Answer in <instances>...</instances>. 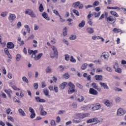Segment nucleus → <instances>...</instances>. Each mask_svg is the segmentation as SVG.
<instances>
[{"instance_id": "obj_51", "label": "nucleus", "mask_w": 126, "mask_h": 126, "mask_svg": "<svg viewBox=\"0 0 126 126\" xmlns=\"http://www.w3.org/2000/svg\"><path fill=\"white\" fill-rule=\"evenodd\" d=\"M119 63H115V64L113 65V68H114V69H116L117 68H119Z\"/></svg>"}, {"instance_id": "obj_49", "label": "nucleus", "mask_w": 126, "mask_h": 126, "mask_svg": "<svg viewBox=\"0 0 126 126\" xmlns=\"http://www.w3.org/2000/svg\"><path fill=\"white\" fill-rule=\"evenodd\" d=\"M87 67V63H84L81 66V68L83 70H84V69H86Z\"/></svg>"}, {"instance_id": "obj_48", "label": "nucleus", "mask_w": 126, "mask_h": 126, "mask_svg": "<svg viewBox=\"0 0 126 126\" xmlns=\"http://www.w3.org/2000/svg\"><path fill=\"white\" fill-rule=\"evenodd\" d=\"M7 120L8 121H10L11 122H12L13 123V122H14V119H13V117H12L11 116H8Z\"/></svg>"}, {"instance_id": "obj_9", "label": "nucleus", "mask_w": 126, "mask_h": 126, "mask_svg": "<svg viewBox=\"0 0 126 126\" xmlns=\"http://www.w3.org/2000/svg\"><path fill=\"white\" fill-rule=\"evenodd\" d=\"M126 114V111L124 110L123 108H120L117 110V115L118 116H124V115Z\"/></svg>"}, {"instance_id": "obj_26", "label": "nucleus", "mask_w": 126, "mask_h": 126, "mask_svg": "<svg viewBox=\"0 0 126 126\" xmlns=\"http://www.w3.org/2000/svg\"><path fill=\"white\" fill-rule=\"evenodd\" d=\"M4 92H5V93H6V94H7V95H8L9 97H11V95L10 94H12V91H11V90H4Z\"/></svg>"}, {"instance_id": "obj_45", "label": "nucleus", "mask_w": 126, "mask_h": 126, "mask_svg": "<svg viewBox=\"0 0 126 126\" xmlns=\"http://www.w3.org/2000/svg\"><path fill=\"white\" fill-rule=\"evenodd\" d=\"M92 86L94 88V89H97L98 87V85L96 83H93L92 84Z\"/></svg>"}, {"instance_id": "obj_63", "label": "nucleus", "mask_w": 126, "mask_h": 126, "mask_svg": "<svg viewBox=\"0 0 126 126\" xmlns=\"http://www.w3.org/2000/svg\"><path fill=\"white\" fill-rule=\"evenodd\" d=\"M76 86L78 87V88H80L81 89H82V88L83 87L82 85H81L80 84L78 83L76 84Z\"/></svg>"}, {"instance_id": "obj_53", "label": "nucleus", "mask_w": 126, "mask_h": 126, "mask_svg": "<svg viewBox=\"0 0 126 126\" xmlns=\"http://www.w3.org/2000/svg\"><path fill=\"white\" fill-rule=\"evenodd\" d=\"M20 59H21V55H20V54H17L16 55V61L18 62L20 61Z\"/></svg>"}, {"instance_id": "obj_52", "label": "nucleus", "mask_w": 126, "mask_h": 126, "mask_svg": "<svg viewBox=\"0 0 126 126\" xmlns=\"http://www.w3.org/2000/svg\"><path fill=\"white\" fill-rule=\"evenodd\" d=\"M60 69V71H63L64 70V68L63 66V65H61L58 67Z\"/></svg>"}, {"instance_id": "obj_16", "label": "nucleus", "mask_w": 126, "mask_h": 126, "mask_svg": "<svg viewBox=\"0 0 126 126\" xmlns=\"http://www.w3.org/2000/svg\"><path fill=\"white\" fill-rule=\"evenodd\" d=\"M113 32L114 33H121V34H123V33H125L124 31H122L120 29L118 28H114L113 30Z\"/></svg>"}, {"instance_id": "obj_50", "label": "nucleus", "mask_w": 126, "mask_h": 126, "mask_svg": "<svg viewBox=\"0 0 126 126\" xmlns=\"http://www.w3.org/2000/svg\"><path fill=\"white\" fill-rule=\"evenodd\" d=\"M73 13L76 14V15H77V16H79V12H78V11H77V10L73 9Z\"/></svg>"}, {"instance_id": "obj_59", "label": "nucleus", "mask_w": 126, "mask_h": 126, "mask_svg": "<svg viewBox=\"0 0 126 126\" xmlns=\"http://www.w3.org/2000/svg\"><path fill=\"white\" fill-rule=\"evenodd\" d=\"M88 24L90 25V26H92L93 25V22L92 21V19H89L88 22Z\"/></svg>"}, {"instance_id": "obj_56", "label": "nucleus", "mask_w": 126, "mask_h": 126, "mask_svg": "<svg viewBox=\"0 0 126 126\" xmlns=\"http://www.w3.org/2000/svg\"><path fill=\"white\" fill-rule=\"evenodd\" d=\"M99 1H95L93 3L94 6H97L99 5Z\"/></svg>"}, {"instance_id": "obj_42", "label": "nucleus", "mask_w": 126, "mask_h": 126, "mask_svg": "<svg viewBox=\"0 0 126 126\" xmlns=\"http://www.w3.org/2000/svg\"><path fill=\"white\" fill-rule=\"evenodd\" d=\"M84 25H85V21H82L81 23L79 24V27H84Z\"/></svg>"}, {"instance_id": "obj_40", "label": "nucleus", "mask_w": 126, "mask_h": 126, "mask_svg": "<svg viewBox=\"0 0 126 126\" xmlns=\"http://www.w3.org/2000/svg\"><path fill=\"white\" fill-rule=\"evenodd\" d=\"M6 113L7 115H9V114H12V112H11V109L10 108H7L6 110Z\"/></svg>"}, {"instance_id": "obj_61", "label": "nucleus", "mask_w": 126, "mask_h": 126, "mask_svg": "<svg viewBox=\"0 0 126 126\" xmlns=\"http://www.w3.org/2000/svg\"><path fill=\"white\" fill-rule=\"evenodd\" d=\"M51 126H56V121L55 120H52L51 123Z\"/></svg>"}, {"instance_id": "obj_46", "label": "nucleus", "mask_w": 126, "mask_h": 126, "mask_svg": "<svg viewBox=\"0 0 126 126\" xmlns=\"http://www.w3.org/2000/svg\"><path fill=\"white\" fill-rule=\"evenodd\" d=\"M115 71L118 73H122V69H121L120 67H118L115 69Z\"/></svg>"}, {"instance_id": "obj_43", "label": "nucleus", "mask_w": 126, "mask_h": 126, "mask_svg": "<svg viewBox=\"0 0 126 126\" xmlns=\"http://www.w3.org/2000/svg\"><path fill=\"white\" fill-rule=\"evenodd\" d=\"M94 17H99L100 15H101V12H99L98 13H96V12H94Z\"/></svg>"}, {"instance_id": "obj_17", "label": "nucleus", "mask_w": 126, "mask_h": 126, "mask_svg": "<svg viewBox=\"0 0 126 126\" xmlns=\"http://www.w3.org/2000/svg\"><path fill=\"white\" fill-rule=\"evenodd\" d=\"M8 18L9 21H11V22H12V21H13V20L16 18V16L15 14H9V16Z\"/></svg>"}, {"instance_id": "obj_47", "label": "nucleus", "mask_w": 126, "mask_h": 126, "mask_svg": "<svg viewBox=\"0 0 126 126\" xmlns=\"http://www.w3.org/2000/svg\"><path fill=\"white\" fill-rule=\"evenodd\" d=\"M24 27L25 28L27 29L28 32L30 33V31H31V30H30V28L29 27V26H28V25H25L24 26Z\"/></svg>"}, {"instance_id": "obj_24", "label": "nucleus", "mask_w": 126, "mask_h": 126, "mask_svg": "<svg viewBox=\"0 0 126 126\" xmlns=\"http://www.w3.org/2000/svg\"><path fill=\"white\" fill-rule=\"evenodd\" d=\"M42 17L46 20H50V17L48 16V14H47V13H46V12H44L42 13Z\"/></svg>"}, {"instance_id": "obj_13", "label": "nucleus", "mask_w": 126, "mask_h": 126, "mask_svg": "<svg viewBox=\"0 0 126 126\" xmlns=\"http://www.w3.org/2000/svg\"><path fill=\"white\" fill-rule=\"evenodd\" d=\"M35 99L37 103H45L46 100L40 98V96H35Z\"/></svg>"}, {"instance_id": "obj_1", "label": "nucleus", "mask_w": 126, "mask_h": 126, "mask_svg": "<svg viewBox=\"0 0 126 126\" xmlns=\"http://www.w3.org/2000/svg\"><path fill=\"white\" fill-rule=\"evenodd\" d=\"M68 85L70 87L68 91V94H70V93H73L74 92H77V91L75 90V86L74 84H73V83L69 82Z\"/></svg>"}, {"instance_id": "obj_22", "label": "nucleus", "mask_w": 126, "mask_h": 126, "mask_svg": "<svg viewBox=\"0 0 126 126\" xmlns=\"http://www.w3.org/2000/svg\"><path fill=\"white\" fill-rule=\"evenodd\" d=\"M66 85H67V83L63 82L60 85L59 88H60V89H64V88H65V86H66Z\"/></svg>"}, {"instance_id": "obj_4", "label": "nucleus", "mask_w": 126, "mask_h": 126, "mask_svg": "<svg viewBox=\"0 0 126 126\" xmlns=\"http://www.w3.org/2000/svg\"><path fill=\"white\" fill-rule=\"evenodd\" d=\"M51 48L53 51L54 56L51 55V58L52 59H54V57H57V56H59V53L58 52V49H57V48H56L55 46H51Z\"/></svg>"}, {"instance_id": "obj_21", "label": "nucleus", "mask_w": 126, "mask_h": 126, "mask_svg": "<svg viewBox=\"0 0 126 126\" xmlns=\"http://www.w3.org/2000/svg\"><path fill=\"white\" fill-rule=\"evenodd\" d=\"M78 102H83L84 101V97L82 96L80 94H79L77 97Z\"/></svg>"}, {"instance_id": "obj_34", "label": "nucleus", "mask_w": 126, "mask_h": 126, "mask_svg": "<svg viewBox=\"0 0 126 126\" xmlns=\"http://www.w3.org/2000/svg\"><path fill=\"white\" fill-rule=\"evenodd\" d=\"M39 10L40 12H43V11H44V7L43 6V4H40Z\"/></svg>"}, {"instance_id": "obj_29", "label": "nucleus", "mask_w": 126, "mask_h": 126, "mask_svg": "<svg viewBox=\"0 0 126 126\" xmlns=\"http://www.w3.org/2000/svg\"><path fill=\"white\" fill-rule=\"evenodd\" d=\"M110 14L113 16H115V17H119V14L115 11H111Z\"/></svg>"}, {"instance_id": "obj_36", "label": "nucleus", "mask_w": 126, "mask_h": 126, "mask_svg": "<svg viewBox=\"0 0 126 126\" xmlns=\"http://www.w3.org/2000/svg\"><path fill=\"white\" fill-rule=\"evenodd\" d=\"M64 60L65 61H66V62H68V61H70V57L69 55L68 54H65L64 55Z\"/></svg>"}, {"instance_id": "obj_23", "label": "nucleus", "mask_w": 126, "mask_h": 126, "mask_svg": "<svg viewBox=\"0 0 126 126\" xmlns=\"http://www.w3.org/2000/svg\"><path fill=\"white\" fill-rule=\"evenodd\" d=\"M18 112L21 116H22L23 117H25V116H26L25 112H24V111H23L22 109L21 108L19 109Z\"/></svg>"}, {"instance_id": "obj_33", "label": "nucleus", "mask_w": 126, "mask_h": 126, "mask_svg": "<svg viewBox=\"0 0 126 126\" xmlns=\"http://www.w3.org/2000/svg\"><path fill=\"white\" fill-rule=\"evenodd\" d=\"M43 93L45 96H49V97H50V95L49 94V91H48V90L44 89L43 90Z\"/></svg>"}, {"instance_id": "obj_41", "label": "nucleus", "mask_w": 126, "mask_h": 126, "mask_svg": "<svg viewBox=\"0 0 126 126\" xmlns=\"http://www.w3.org/2000/svg\"><path fill=\"white\" fill-rule=\"evenodd\" d=\"M63 78H65V79H68L69 78V75L68 73H66L63 75Z\"/></svg>"}, {"instance_id": "obj_5", "label": "nucleus", "mask_w": 126, "mask_h": 126, "mask_svg": "<svg viewBox=\"0 0 126 126\" xmlns=\"http://www.w3.org/2000/svg\"><path fill=\"white\" fill-rule=\"evenodd\" d=\"M90 116V114L88 113H79L77 114V117L80 119H84V118H87Z\"/></svg>"}, {"instance_id": "obj_3", "label": "nucleus", "mask_w": 126, "mask_h": 126, "mask_svg": "<svg viewBox=\"0 0 126 126\" xmlns=\"http://www.w3.org/2000/svg\"><path fill=\"white\" fill-rule=\"evenodd\" d=\"M25 14H29V15H30L33 18H35V17H36V15L34 13V12L30 9H26L25 11Z\"/></svg>"}, {"instance_id": "obj_57", "label": "nucleus", "mask_w": 126, "mask_h": 126, "mask_svg": "<svg viewBox=\"0 0 126 126\" xmlns=\"http://www.w3.org/2000/svg\"><path fill=\"white\" fill-rule=\"evenodd\" d=\"M45 71L47 73L51 72V71H52V69H51V68L49 66H48L46 69Z\"/></svg>"}, {"instance_id": "obj_10", "label": "nucleus", "mask_w": 126, "mask_h": 126, "mask_svg": "<svg viewBox=\"0 0 126 126\" xmlns=\"http://www.w3.org/2000/svg\"><path fill=\"white\" fill-rule=\"evenodd\" d=\"M43 56V53H40L38 55L36 56V54L34 55H32V58H33L35 61H38V60H40L41 58Z\"/></svg>"}, {"instance_id": "obj_55", "label": "nucleus", "mask_w": 126, "mask_h": 126, "mask_svg": "<svg viewBox=\"0 0 126 126\" xmlns=\"http://www.w3.org/2000/svg\"><path fill=\"white\" fill-rule=\"evenodd\" d=\"M7 15V12H3L1 14V16L2 17H5Z\"/></svg>"}, {"instance_id": "obj_58", "label": "nucleus", "mask_w": 126, "mask_h": 126, "mask_svg": "<svg viewBox=\"0 0 126 126\" xmlns=\"http://www.w3.org/2000/svg\"><path fill=\"white\" fill-rule=\"evenodd\" d=\"M33 87L35 88V89H38V88L39 87V85H38V83H35L33 84Z\"/></svg>"}, {"instance_id": "obj_11", "label": "nucleus", "mask_w": 126, "mask_h": 126, "mask_svg": "<svg viewBox=\"0 0 126 126\" xmlns=\"http://www.w3.org/2000/svg\"><path fill=\"white\" fill-rule=\"evenodd\" d=\"M89 93L92 95H98V92L94 88H91L89 89Z\"/></svg>"}, {"instance_id": "obj_31", "label": "nucleus", "mask_w": 126, "mask_h": 126, "mask_svg": "<svg viewBox=\"0 0 126 126\" xmlns=\"http://www.w3.org/2000/svg\"><path fill=\"white\" fill-rule=\"evenodd\" d=\"M13 101L18 103V104H20V100H19V98L17 97V96H15L13 97Z\"/></svg>"}, {"instance_id": "obj_60", "label": "nucleus", "mask_w": 126, "mask_h": 126, "mask_svg": "<svg viewBox=\"0 0 126 126\" xmlns=\"http://www.w3.org/2000/svg\"><path fill=\"white\" fill-rule=\"evenodd\" d=\"M120 10H121V9H122V10H123V12L125 14H126V8H124V7H122L121 8H120Z\"/></svg>"}, {"instance_id": "obj_18", "label": "nucleus", "mask_w": 126, "mask_h": 126, "mask_svg": "<svg viewBox=\"0 0 126 126\" xmlns=\"http://www.w3.org/2000/svg\"><path fill=\"white\" fill-rule=\"evenodd\" d=\"M28 54L30 55H32V56H34V55H36L37 53H38V50H34L33 51L32 50H31L30 49H29L28 50Z\"/></svg>"}, {"instance_id": "obj_64", "label": "nucleus", "mask_w": 126, "mask_h": 126, "mask_svg": "<svg viewBox=\"0 0 126 126\" xmlns=\"http://www.w3.org/2000/svg\"><path fill=\"white\" fill-rule=\"evenodd\" d=\"M61 122V118L58 116L56 118V123H60Z\"/></svg>"}, {"instance_id": "obj_19", "label": "nucleus", "mask_w": 126, "mask_h": 126, "mask_svg": "<svg viewBox=\"0 0 126 126\" xmlns=\"http://www.w3.org/2000/svg\"><path fill=\"white\" fill-rule=\"evenodd\" d=\"M4 52L5 54L7 55L9 59H12V57H11V55H10V53H9V51H8V49L7 48H4Z\"/></svg>"}, {"instance_id": "obj_6", "label": "nucleus", "mask_w": 126, "mask_h": 126, "mask_svg": "<svg viewBox=\"0 0 126 126\" xmlns=\"http://www.w3.org/2000/svg\"><path fill=\"white\" fill-rule=\"evenodd\" d=\"M100 57L103 58L104 60L108 61V59L110 57V54L108 52H104L102 53Z\"/></svg>"}, {"instance_id": "obj_2", "label": "nucleus", "mask_w": 126, "mask_h": 126, "mask_svg": "<svg viewBox=\"0 0 126 126\" xmlns=\"http://www.w3.org/2000/svg\"><path fill=\"white\" fill-rule=\"evenodd\" d=\"M116 20V17L114 16H110L106 18V21L110 24H114Z\"/></svg>"}, {"instance_id": "obj_12", "label": "nucleus", "mask_w": 126, "mask_h": 126, "mask_svg": "<svg viewBox=\"0 0 126 126\" xmlns=\"http://www.w3.org/2000/svg\"><path fill=\"white\" fill-rule=\"evenodd\" d=\"M39 109L40 110V114L41 116H46V115H47V112L44 110V107L43 105H40Z\"/></svg>"}, {"instance_id": "obj_14", "label": "nucleus", "mask_w": 126, "mask_h": 126, "mask_svg": "<svg viewBox=\"0 0 126 126\" xmlns=\"http://www.w3.org/2000/svg\"><path fill=\"white\" fill-rule=\"evenodd\" d=\"M97 122H98V118H94L88 120L87 121V124H91V123H97Z\"/></svg>"}, {"instance_id": "obj_30", "label": "nucleus", "mask_w": 126, "mask_h": 126, "mask_svg": "<svg viewBox=\"0 0 126 126\" xmlns=\"http://www.w3.org/2000/svg\"><path fill=\"white\" fill-rule=\"evenodd\" d=\"M104 104L106 106H107V107H110V106H112V103L110 102V101L109 100H106Z\"/></svg>"}, {"instance_id": "obj_62", "label": "nucleus", "mask_w": 126, "mask_h": 126, "mask_svg": "<svg viewBox=\"0 0 126 126\" xmlns=\"http://www.w3.org/2000/svg\"><path fill=\"white\" fill-rule=\"evenodd\" d=\"M121 99L120 98V97H118L115 99V102H116V103H119L121 102Z\"/></svg>"}, {"instance_id": "obj_25", "label": "nucleus", "mask_w": 126, "mask_h": 126, "mask_svg": "<svg viewBox=\"0 0 126 126\" xmlns=\"http://www.w3.org/2000/svg\"><path fill=\"white\" fill-rule=\"evenodd\" d=\"M87 32L90 34H92L94 33V29L92 28H87Z\"/></svg>"}, {"instance_id": "obj_37", "label": "nucleus", "mask_w": 126, "mask_h": 126, "mask_svg": "<svg viewBox=\"0 0 126 126\" xmlns=\"http://www.w3.org/2000/svg\"><path fill=\"white\" fill-rule=\"evenodd\" d=\"M11 87H12V88L14 90H15L16 91H20L21 89L17 88V87H16V86L15 85H11Z\"/></svg>"}, {"instance_id": "obj_54", "label": "nucleus", "mask_w": 126, "mask_h": 126, "mask_svg": "<svg viewBox=\"0 0 126 126\" xmlns=\"http://www.w3.org/2000/svg\"><path fill=\"white\" fill-rule=\"evenodd\" d=\"M70 40H75L76 39V35H71L69 37Z\"/></svg>"}, {"instance_id": "obj_35", "label": "nucleus", "mask_w": 126, "mask_h": 126, "mask_svg": "<svg viewBox=\"0 0 126 126\" xmlns=\"http://www.w3.org/2000/svg\"><path fill=\"white\" fill-rule=\"evenodd\" d=\"M107 9H118V10H120V7L118 6H115V7H109L108 6L107 7Z\"/></svg>"}, {"instance_id": "obj_15", "label": "nucleus", "mask_w": 126, "mask_h": 126, "mask_svg": "<svg viewBox=\"0 0 126 126\" xmlns=\"http://www.w3.org/2000/svg\"><path fill=\"white\" fill-rule=\"evenodd\" d=\"M8 49H13L14 48V44L12 42H8L6 44Z\"/></svg>"}, {"instance_id": "obj_8", "label": "nucleus", "mask_w": 126, "mask_h": 126, "mask_svg": "<svg viewBox=\"0 0 126 126\" xmlns=\"http://www.w3.org/2000/svg\"><path fill=\"white\" fill-rule=\"evenodd\" d=\"M101 108V105L99 103H96L95 104L93 105V107H92V111H96L97 110H99Z\"/></svg>"}, {"instance_id": "obj_28", "label": "nucleus", "mask_w": 126, "mask_h": 126, "mask_svg": "<svg viewBox=\"0 0 126 126\" xmlns=\"http://www.w3.org/2000/svg\"><path fill=\"white\" fill-rule=\"evenodd\" d=\"M94 78L96 80H100V81H102V80H103V77L102 76V75H95Z\"/></svg>"}, {"instance_id": "obj_32", "label": "nucleus", "mask_w": 126, "mask_h": 126, "mask_svg": "<svg viewBox=\"0 0 126 126\" xmlns=\"http://www.w3.org/2000/svg\"><path fill=\"white\" fill-rule=\"evenodd\" d=\"M18 41L19 42H20V43H19V45L20 46H23V45H24V41L23 40L21 41V37H18Z\"/></svg>"}, {"instance_id": "obj_27", "label": "nucleus", "mask_w": 126, "mask_h": 126, "mask_svg": "<svg viewBox=\"0 0 126 126\" xmlns=\"http://www.w3.org/2000/svg\"><path fill=\"white\" fill-rule=\"evenodd\" d=\"M80 4V2L77 1V2L73 3L72 6L74 7V8H77V7H78V6H79Z\"/></svg>"}, {"instance_id": "obj_38", "label": "nucleus", "mask_w": 126, "mask_h": 126, "mask_svg": "<svg viewBox=\"0 0 126 126\" xmlns=\"http://www.w3.org/2000/svg\"><path fill=\"white\" fill-rule=\"evenodd\" d=\"M67 28L66 27H65L63 29V34L64 36H66V35H67Z\"/></svg>"}, {"instance_id": "obj_20", "label": "nucleus", "mask_w": 126, "mask_h": 126, "mask_svg": "<svg viewBox=\"0 0 126 126\" xmlns=\"http://www.w3.org/2000/svg\"><path fill=\"white\" fill-rule=\"evenodd\" d=\"M99 84L101 87H103L104 89H109V87H108V85H107L106 83L99 82Z\"/></svg>"}, {"instance_id": "obj_7", "label": "nucleus", "mask_w": 126, "mask_h": 126, "mask_svg": "<svg viewBox=\"0 0 126 126\" xmlns=\"http://www.w3.org/2000/svg\"><path fill=\"white\" fill-rule=\"evenodd\" d=\"M31 115V119H34L36 117V113H35V110L32 107H29V108Z\"/></svg>"}, {"instance_id": "obj_39", "label": "nucleus", "mask_w": 126, "mask_h": 126, "mask_svg": "<svg viewBox=\"0 0 126 126\" xmlns=\"http://www.w3.org/2000/svg\"><path fill=\"white\" fill-rule=\"evenodd\" d=\"M70 62H71V63H76V60L73 58V56H71L70 58Z\"/></svg>"}, {"instance_id": "obj_44", "label": "nucleus", "mask_w": 126, "mask_h": 126, "mask_svg": "<svg viewBox=\"0 0 126 126\" xmlns=\"http://www.w3.org/2000/svg\"><path fill=\"white\" fill-rule=\"evenodd\" d=\"M22 80H23V81H24V82H26V83H29V81L28 80V79H27V78H26V77L25 76H24L22 77Z\"/></svg>"}]
</instances>
